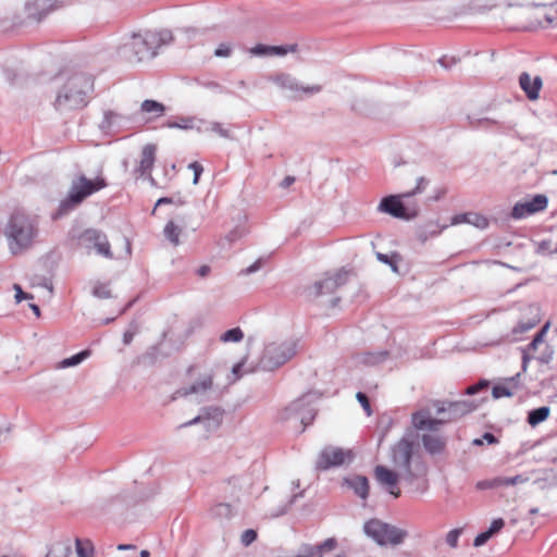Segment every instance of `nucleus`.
I'll return each mask as SVG.
<instances>
[{"label":"nucleus","mask_w":557,"mask_h":557,"mask_svg":"<svg viewBox=\"0 0 557 557\" xmlns=\"http://www.w3.org/2000/svg\"><path fill=\"white\" fill-rule=\"evenodd\" d=\"M483 443L486 442L487 444H495L497 442V438L492 433H484L483 436Z\"/></svg>","instance_id":"64"},{"label":"nucleus","mask_w":557,"mask_h":557,"mask_svg":"<svg viewBox=\"0 0 557 557\" xmlns=\"http://www.w3.org/2000/svg\"><path fill=\"white\" fill-rule=\"evenodd\" d=\"M414 444L401 438L392 447V462L400 471L401 480L412 483L425 473V466L418 456H414Z\"/></svg>","instance_id":"5"},{"label":"nucleus","mask_w":557,"mask_h":557,"mask_svg":"<svg viewBox=\"0 0 557 557\" xmlns=\"http://www.w3.org/2000/svg\"><path fill=\"white\" fill-rule=\"evenodd\" d=\"M53 8L54 3L52 0H27L25 3L27 17L35 21H40Z\"/></svg>","instance_id":"20"},{"label":"nucleus","mask_w":557,"mask_h":557,"mask_svg":"<svg viewBox=\"0 0 557 557\" xmlns=\"http://www.w3.org/2000/svg\"><path fill=\"white\" fill-rule=\"evenodd\" d=\"M519 85L530 100H536L543 82L540 76L532 78L527 72H523L519 77Z\"/></svg>","instance_id":"22"},{"label":"nucleus","mask_w":557,"mask_h":557,"mask_svg":"<svg viewBox=\"0 0 557 557\" xmlns=\"http://www.w3.org/2000/svg\"><path fill=\"white\" fill-rule=\"evenodd\" d=\"M460 533H461V531L459 529H454V530L449 531L446 536V543L450 547H456L458 544V539L460 536Z\"/></svg>","instance_id":"51"},{"label":"nucleus","mask_w":557,"mask_h":557,"mask_svg":"<svg viewBox=\"0 0 557 557\" xmlns=\"http://www.w3.org/2000/svg\"><path fill=\"white\" fill-rule=\"evenodd\" d=\"M244 338V332L240 327H233L227 330L220 336L222 343H239Z\"/></svg>","instance_id":"38"},{"label":"nucleus","mask_w":557,"mask_h":557,"mask_svg":"<svg viewBox=\"0 0 557 557\" xmlns=\"http://www.w3.org/2000/svg\"><path fill=\"white\" fill-rule=\"evenodd\" d=\"M94 89L91 76L74 74L67 78L54 100V107L59 111H69L84 108L88 103V95Z\"/></svg>","instance_id":"3"},{"label":"nucleus","mask_w":557,"mask_h":557,"mask_svg":"<svg viewBox=\"0 0 557 557\" xmlns=\"http://www.w3.org/2000/svg\"><path fill=\"white\" fill-rule=\"evenodd\" d=\"M107 187L103 177L89 180L85 175H79L71 183L67 196L61 201L59 214H65L78 207L87 197Z\"/></svg>","instance_id":"6"},{"label":"nucleus","mask_w":557,"mask_h":557,"mask_svg":"<svg viewBox=\"0 0 557 557\" xmlns=\"http://www.w3.org/2000/svg\"><path fill=\"white\" fill-rule=\"evenodd\" d=\"M3 234L10 252L18 255L33 246L38 235V226L28 214L15 211L9 216Z\"/></svg>","instance_id":"2"},{"label":"nucleus","mask_w":557,"mask_h":557,"mask_svg":"<svg viewBox=\"0 0 557 557\" xmlns=\"http://www.w3.org/2000/svg\"><path fill=\"white\" fill-rule=\"evenodd\" d=\"M451 225L467 223L479 230H485L488 226V220L484 215L475 212L459 213L451 218Z\"/></svg>","instance_id":"24"},{"label":"nucleus","mask_w":557,"mask_h":557,"mask_svg":"<svg viewBox=\"0 0 557 557\" xmlns=\"http://www.w3.org/2000/svg\"><path fill=\"white\" fill-rule=\"evenodd\" d=\"M469 124L472 127H480L483 124H496L497 121L487 116L476 117L474 115H468Z\"/></svg>","instance_id":"45"},{"label":"nucleus","mask_w":557,"mask_h":557,"mask_svg":"<svg viewBox=\"0 0 557 557\" xmlns=\"http://www.w3.org/2000/svg\"><path fill=\"white\" fill-rule=\"evenodd\" d=\"M346 281L347 272L345 271H338L334 275H326L307 288V296L311 300H317L332 295L338 287L345 285Z\"/></svg>","instance_id":"13"},{"label":"nucleus","mask_w":557,"mask_h":557,"mask_svg":"<svg viewBox=\"0 0 557 557\" xmlns=\"http://www.w3.org/2000/svg\"><path fill=\"white\" fill-rule=\"evenodd\" d=\"M421 442L424 449L431 455L441 454L446 446V440L442 435L433 433L422 434Z\"/></svg>","instance_id":"26"},{"label":"nucleus","mask_w":557,"mask_h":557,"mask_svg":"<svg viewBox=\"0 0 557 557\" xmlns=\"http://www.w3.org/2000/svg\"><path fill=\"white\" fill-rule=\"evenodd\" d=\"M140 109L143 112L153 114L157 117L163 115L165 111V107L156 100H145Z\"/></svg>","instance_id":"33"},{"label":"nucleus","mask_w":557,"mask_h":557,"mask_svg":"<svg viewBox=\"0 0 557 557\" xmlns=\"http://www.w3.org/2000/svg\"><path fill=\"white\" fill-rule=\"evenodd\" d=\"M15 289V299L17 302H21L23 299H33V295L24 293L20 285H14Z\"/></svg>","instance_id":"58"},{"label":"nucleus","mask_w":557,"mask_h":557,"mask_svg":"<svg viewBox=\"0 0 557 557\" xmlns=\"http://www.w3.org/2000/svg\"><path fill=\"white\" fill-rule=\"evenodd\" d=\"M295 177L292 175H287L283 178V181L280 183V186L282 188H288L292 184H294Z\"/></svg>","instance_id":"63"},{"label":"nucleus","mask_w":557,"mask_h":557,"mask_svg":"<svg viewBox=\"0 0 557 557\" xmlns=\"http://www.w3.org/2000/svg\"><path fill=\"white\" fill-rule=\"evenodd\" d=\"M250 52L255 55H268L271 54L270 46L257 45L250 49Z\"/></svg>","instance_id":"56"},{"label":"nucleus","mask_w":557,"mask_h":557,"mask_svg":"<svg viewBox=\"0 0 557 557\" xmlns=\"http://www.w3.org/2000/svg\"><path fill=\"white\" fill-rule=\"evenodd\" d=\"M428 185H429V180L424 176H419L416 181L414 188L409 191L403 193V196L411 198L416 195L422 194L425 190Z\"/></svg>","instance_id":"39"},{"label":"nucleus","mask_w":557,"mask_h":557,"mask_svg":"<svg viewBox=\"0 0 557 557\" xmlns=\"http://www.w3.org/2000/svg\"><path fill=\"white\" fill-rule=\"evenodd\" d=\"M387 355H388L387 351H380L376 354H368L364 358V362H367L369 364H375V363H379V362H382L383 360H385Z\"/></svg>","instance_id":"47"},{"label":"nucleus","mask_w":557,"mask_h":557,"mask_svg":"<svg viewBox=\"0 0 557 557\" xmlns=\"http://www.w3.org/2000/svg\"><path fill=\"white\" fill-rule=\"evenodd\" d=\"M196 116H178L175 121H168L164 126L168 128H180L184 131L194 129Z\"/></svg>","instance_id":"32"},{"label":"nucleus","mask_w":557,"mask_h":557,"mask_svg":"<svg viewBox=\"0 0 557 557\" xmlns=\"http://www.w3.org/2000/svg\"><path fill=\"white\" fill-rule=\"evenodd\" d=\"M337 546V541L334 537H329L318 545L302 544L299 548L302 557H324L326 554L334 550Z\"/></svg>","instance_id":"19"},{"label":"nucleus","mask_w":557,"mask_h":557,"mask_svg":"<svg viewBox=\"0 0 557 557\" xmlns=\"http://www.w3.org/2000/svg\"><path fill=\"white\" fill-rule=\"evenodd\" d=\"M363 531L379 545H399L407 536V532L383 522L379 519H371L363 525Z\"/></svg>","instance_id":"9"},{"label":"nucleus","mask_w":557,"mask_h":557,"mask_svg":"<svg viewBox=\"0 0 557 557\" xmlns=\"http://www.w3.org/2000/svg\"><path fill=\"white\" fill-rule=\"evenodd\" d=\"M271 54L275 55H285L288 52H294L296 50V45L289 46H270Z\"/></svg>","instance_id":"46"},{"label":"nucleus","mask_w":557,"mask_h":557,"mask_svg":"<svg viewBox=\"0 0 557 557\" xmlns=\"http://www.w3.org/2000/svg\"><path fill=\"white\" fill-rule=\"evenodd\" d=\"M354 459V454L350 449H344L336 446H325L321 449L315 461V469L319 471H326L331 468L349 465Z\"/></svg>","instance_id":"12"},{"label":"nucleus","mask_w":557,"mask_h":557,"mask_svg":"<svg viewBox=\"0 0 557 557\" xmlns=\"http://www.w3.org/2000/svg\"><path fill=\"white\" fill-rule=\"evenodd\" d=\"M213 387L212 374H202L199 379L187 387H182L177 391L180 396H194L196 403H202L208 400V395L211 393Z\"/></svg>","instance_id":"16"},{"label":"nucleus","mask_w":557,"mask_h":557,"mask_svg":"<svg viewBox=\"0 0 557 557\" xmlns=\"http://www.w3.org/2000/svg\"><path fill=\"white\" fill-rule=\"evenodd\" d=\"M487 387V382L486 381H481L480 383L475 384V385H471L469 386L467 389H466V393L468 395H474L475 393L479 392V389L481 388H485Z\"/></svg>","instance_id":"60"},{"label":"nucleus","mask_w":557,"mask_h":557,"mask_svg":"<svg viewBox=\"0 0 557 557\" xmlns=\"http://www.w3.org/2000/svg\"><path fill=\"white\" fill-rule=\"evenodd\" d=\"M407 198L403 194L386 196L380 201L377 210L393 218L413 220L419 215L420 207L416 201L405 203L404 199Z\"/></svg>","instance_id":"10"},{"label":"nucleus","mask_w":557,"mask_h":557,"mask_svg":"<svg viewBox=\"0 0 557 557\" xmlns=\"http://www.w3.org/2000/svg\"><path fill=\"white\" fill-rule=\"evenodd\" d=\"M126 122L127 119L125 116L113 111H107L103 114V119L99 124V127L103 133L110 134L122 129Z\"/></svg>","instance_id":"23"},{"label":"nucleus","mask_w":557,"mask_h":557,"mask_svg":"<svg viewBox=\"0 0 557 557\" xmlns=\"http://www.w3.org/2000/svg\"><path fill=\"white\" fill-rule=\"evenodd\" d=\"M72 552L70 540L59 541L51 545L46 557H69Z\"/></svg>","instance_id":"30"},{"label":"nucleus","mask_w":557,"mask_h":557,"mask_svg":"<svg viewBox=\"0 0 557 557\" xmlns=\"http://www.w3.org/2000/svg\"><path fill=\"white\" fill-rule=\"evenodd\" d=\"M257 539V532L252 529H248L243 532L240 536V541L245 546L250 545Z\"/></svg>","instance_id":"49"},{"label":"nucleus","mask_w":557,"mask_h":557,"mask_svg":"<svg viewBox=\"0 0 557 557\" xmlns=\"http://www.w3.org/2000/svg\"><path fill=\"white\" fill-rule=\"evenodd\" d=\"M156 152L157 146L153 144H147L143 147L140 162L136 170L141 176L150 174L156 161ZM149 180L151 183L154 181L151 175H149Z\"/></svg>","instance_id":"21"},{"label":"nucleus","mask_w":557,"mask_h":557,"mask_svg":"<svg viewBox=\"0 0 557 557\" xmlns=\"http://www.w3.org/2000/svg\"><path fill=\"white\" fill-rule=\"evenodd\" d=\"M174 40L168 28L144 29L133 33L119 48V55L125 62L136 64L156 58L163 47Z\"/></svg>","instance_id":"1"},{"label":"nucleus","mask_w":557,"mask_h":557,"mask_svg":"<svg viewBox=\"0 0 557 557\" xmlns=\"http://www.w3.org/2000/svg\"><path fill=\"white\" fill-rule=\"evenodd\" d=\"M447 404L446 400H432L426 408L434 409V413L438 417H447Z\"/></svg>","instance_id":"41"},{"label":"nucleus","mask_w":557,"mask_h":557,"mask_svg":"<svg viewBox=\"0 0 557 557\" xmlns=\"http://www.w3.org/2000/svg\"><path fill=\"white\" fill-rule=\"evenodd\" d=\"M475 487L480 491L490 490V488H493V484H491L490 480H483V481H479L476 483Z\"/></svg>","instance_id":"62"},{"label":"nucleus","mask_w":557,"mask_h":557,"mask_svg":"<svg viewBox=\"0 0 557 557\" xmlns=\"http://www.w3.org/2000/svg\"><path fill=\"white\" fill-rule=\"evenodd\" d=\"M210 133H214L218 136L225 138V139L232 138L230 131L224 128L223 125L219 122L213 121L212 124H210Z\"/></svg>","instance_id":"43"},{"label":"nucleus","mask_w":557,"mask_h":557,"mask_svg":"<svg viewBox=\"0 0 557 557\" xmlns=\"http://www.w3.org/2000/svg\"><path fill=\"white\" fill-rule=\"evenodd\" d=\"M90 355V351L89 350H83V351H79L78 354L70 357V358H65L63 359L59 367L62 368V369H65V368H70V367H75V366H78L79 363H82L86 358H88Z\"/></svg>","instance_id":"37"},{"label":"nucleus","mask_w":557,"mask_h":557,"mask_svg":"<svg viewBox=\"0 0 557 557\" xmlns=\"http://www.w3.org/2000/svg\"><path fill=\"white\" fill-rule=\"evenodd\" d=\"M261 267H262V260L258 259L251 265H249L247 269H245L244 273L247 275L252 274V273L257 272L258 270H260Z\"/></svg>","instance_id":"61"},{"label":"nucleus","mask_w":557,"mask_h":557,"mask_svg":"<svg viewBox=\"0 0 557 557\" xmlns=\"http://www.w3.org/2000/svg\"><path fill=\"white\" fill-rule=\"evenodd\" d=\"M376 258L382 263L389 265L393 272H395V273L398 272V265H397V260H396L397 255L388 256V255H385L382 252H376Z\"/></svg>","instance_id":"42"},{"label":"nucleus","mask_w":557,"mask_h":557,"mask_svg":"<svg viewBox=\"0 0 557 557\" xmlns=\"http://www.w3.org/2000/svg\"><path fill=\"white\" fill-rule=\"evenodd\" d=\"M505 525V521L502 518L494 519L490 525V528L486 530L487 533H490L491 536L499 532Z\"/></svg>","instance_id":"50"},{"label":"nucleus","mask_w":557,"mask_h":557,"mask_svg":"<svg viewBox=\"0 0 557 557\" xmlns=\"http://www.w3.org/2000/svg\"><path fill=\"white\" fill-rule=\"evenodd\" d=\"M549 324L546 323L543 329L536 333L532 342L522 349V370L527 371L528 363L532 358V354L537 349V346L543 344L544 342V335L548 329Z\"/></svg>","instance_id":"27"},{"label":"nucleus","mask_w":557,"mask_h":557,"mask_svg":"<svg viewBox=\"0 0 557 557\" xmlns=\"http://www.w3.org/2000/svg\"><path fill=\"white\" fill-rule=\"evenodd\" d=\"M528 480H529L528 476L518 474L515 476L505 478V484L506 485H517V484L525 483V482H528Z\"/></svg>","instance_id":"55"},{"label":"nucleus","mask_w":557,"mask_h":557,"mask_svg":"<svg viewBox=\"0 0 557 557\" xmlns=\"http://www.w3.org/2000/svg\"><path fill=\"white\" fill-rule=\"evenodd\" d=\"M210 515L220 521L230 520L235 515V510L231 504L219 503L211 508Z\"/></svg>","instance_id":"28"},{"label":"nucleus","mask_w":557,"mask_h":557,"mask_svg":"<svg viewBox=\"0 0 557 557\" xmlns=\"http://www.w3.org/2000/svg\"><path fill=\"white\" fill-rule=\"evenodd\" d=\"M213 121H206L203 119L196 117L194 123V129L198 133H210V124Z\"/></svg>","instance_id":"48"},{"label":"nucleus","mask_w":557,"mask_h":557,"mask_svg":"<svg viewBox=\"0 0 557 557\" xmlns=\"http://www.w3.org/2000/svg\"><path fill=\"white\" fill-rule=\"evenodd\" d=\"M315 398L313 393H309L296 399L285 408L283 419L299 421L302 425L301 432H304L315 418L317 408L313 405Z\"/></svg>","instance_id":"11"},{"label":"nucleus","mask_w":557,"mask_h":557,"mask_svg":"<svg viewBox=\"0 0 557 557\" xmlns=\"http://www.w3.org/2000/svg\"><path fill=\"white\" fill-rule=\"evenodd\" d=\"M181 233V227H178L173 221L166 223L164 227V236L174 246H177L180 244Z\"/></svg>","instance_id":"35"},{"label":"nucleus","mask_w":557,"mask_h":557,"mask_svg":"<svg viewBox=\"0 0 557 557\" xmlns=\"http://www.w3.org/2000/svg\"><path fill=\"white\" fill-rule=\"evenodd\" d=\"M231 46L228 44H220L214 51V55L218 58H227L231 55Z\"/></svg>","instance_id":"53"},{"label":"nucleus","mask_w":557,"mask_h":557,"mask_svg":"<svg viewBox=\"0 0 557 557\" xmlns=\"http://www.w3.org/2000/svg\"><path fill=\"white\" fill-rule=\"evenodd\" d=\"M550 409L546 406L533 409L528 414V423L532 426L545 421L549 416Z\"/></svg>","instance_id":"31"},{"label":"nucleus","mask_w":557,"mask_h":557,"mask_svg":"<svg viewBox=\"0 0 557 557\" xmlns=\"http://www.w3.org/2000/svg\"><path fill=\"white\" fill-rule=\"evenodd\" d=\"M356 398L360 403L362 408L366 410L367 414L370 416L371 414V408H370V403H369L368 396L366 394L361 393V392H358L357 395H356Z\"/></svg>","instance_id":"54"},{"label":"nucleus","mask_w":557,"mask_h":557,"mask_svg":"<svg viewBox=\"0 0 557 557\" xmlns=\"http://www.w3.org/2000/svg\"><path fill=\"white\" fill-rule=\"evenodd\" d=\"M476 408L472 401H448L447 417L433 418L430 408H420L411 414V423L417 431L437 432L448 422L455 421Z\"/></svg>","instance_id":"4"},{"label":"nucleus","mask_w":557,"mask_h":557,"mask_svg":"<svg viewBox=\"0 0 557 557\" xmlns=\"http://www.w3.org/2000/svg\"><path fill=\"white\" fill-rule=\"evenodd\" d=\"M285 97L290 100H301L322 91L321 85H304L297 77L289 73H276L269 77Z\"/></svg>","instance_id":"8"},{"label":"nucleus","mask_w":557,"mask_h":557,"mask_svg":"<svg viewBox=\"0 0 557 557\" xmlns=\"http://www.w3.org/2000/svg\"><path fill=\"white\" fill-rule=\"evenodd\" d=\"M528 10L540 11L543 13V16L546 18V23L550 24L553 22V17H550L549 9L547 3L544 0H528L525 4Z\"/></svg>","instance_id":"34"},{"label":"nucleus","mask_w":557,"mask_h":557,"mask_svg":"<svg viewBox=\"0 0 557 557\" xmlns=\"http://www.w3.org/2000/svg\"><path fill=\"white\" fill-rule=\"evenodd\" d=\"M222 416H223V410L219 407H205L201 409V412L195 417L194 419L185 422V423H182L180 425V428H187V426H191L194 424H197L199 422H203L205 423V426L210 430V429H215L220 425L221 423V420H222Z\"/></svg>","instance_id":"18"},{"label":"nucleus","mask_w":557,"mask_h":557,"mask_svg":"<svg viewBox=\"0 0 557 557\" xmlns=\"http://www.w3.org/2000/svg\"><path fill=\"white\" fill-rule=\"evenodd\" d=\"M529 310L534 313L531 318L527 319V320H521L516 327H513L512 332L515 334H519V333H525L530 330H532L539 322H540V318L537 315V308L536 307H533L531 306L529 308Z\"/></svg>","instance_id":"29"},{"label":"nucleus","mask_w":557,"mask_h":557,"mask_svg":"<svg viewBox=\"0 0 557 557\" xmlns=\"http://www.w3.org/2000/svg\"><path fill=\"white\" fill-rule=\"evenodd\" d=\"M188 169L193 170V172H194L193 184L197 185L198 182H199L200 175L203 172L202 165L200 163H198V162H191L188 165Z\"/></svg>","instance_id":"52"},{"label":"nucleus","mask_w":557,"mask_h":557,"mask_svg":"<svg viewBox=\"0 0 557 557\" xmlns=\"http://www.w3.org/2000/svg\"><path fill=\"white\" fill-rule=\"evenodd\" d=\"M374 478L395 498L400 496L397 483L400 478V471H393L385 466H376L374 468Z\"/></svg>","instance_id":"17"},{"label":"nucleus","mask_w":557,"mask_h":557,"mask_svg":"<svg viewBox=\"0 0 557 557\" xmlns=\"http://www.w3.org/2000/svg\"><path fill=\"white\" fill-rule=\"evenodd\" d=\"M492 536L490 535V533H487L486 531L478 534L474 539V542H473V545L475 547H480L482 545H484Z\"/></svg>","instance_id":"57"},{"label":"nucleus","mask_w":557,"mask_h":557,"mask_svg":"<svg viewBox=\"0 0 557 557\" xmlns=\"http://www.w3.org/2000/svg\"><path fill=\"white\" fill-rule=\"evenodd\" d=\"M548 199L545 195L539 194L531 199L517 202L511 210V218L515 220L524 219L529 215L544 211L547 207Z\"/></svg>","instance_id":"15"},{"label":"nucleus","mask_w":557,"mask_h":557,"mask_svg":"<svg viewBox=\"0 0 557 557\" xmlns=\"http://www.w3.org/2000/svg\"><path fill=\"white\" fill-rule=\"evenodd\" d=\"M79 240L82 246L86 250H95L97 255L107 259L113 258V253L111 251V246L108 240V237L101 231L88 228L83 232V234L79 237Z\"/></svg>","instance_id":"14"},{"label":"nucleus","mask_w":557,"mask_h":557,"mask_svg":"<svg viewBox=\"0 0 557 557\" xmlns=\"http://www.w3.org/2000/svg\"><path fill=\"white\" fill-rule=\"evenodd\" d=\"M492 395L495 399H498L500 397H511L513 393L506 385H495L492 389Z\"/></svg>","instance_id":"44"},{"label":"nucleus","mask_w":557,"mask_h":557,"mask_svg":"<svg viewBox=\"0 0 557 557\" xmlns=\"http://www.w3.org/2000/svg\"><path fill=\"white\" fill-rule=\"evenodd\" d=\"M243 366H244L243 361H240V362H238V363L233 366V368H232L233 379L231 380V382H235V381L240 379V376H242V372L240 371H242Z\"/></svg>","instance_id":"59"},{"label":"nucleus","mask_w":557,"mask_h":557,"mask_svg":"<svg viewBox=\"0 0 557 557\" xmlns=\"http://www.w3.org/2000/svg\"><path fill=\"white\" fill-rule=\"evenodd\" d=\"M76 555L77 557H92L94 545L89 540H75Z\"/></svg>","instance_id":"36"},{"label":"nucleus","mask_w":557,"mask_h":557,"mask_svg":"<svg viewBox=\"0 0 557 557\" xmlns=\"http://www.w3.org/2000/svg\"><path fill=\"white\" fill-rule=\"evenodd\" d=\"M92 295L99 299H108L111 297V290L108 284L97 282L92 288Z\"/></svg>","instance_id":"40"},{"label":"nucleus","mask_w":557,"mask_h":557,"mask_svg":"<svg viewBox=\"0 0 557 557\" xmlns=\"http://www.w3.org/2000/svg\"><path fill=\"white\" fill-rule=\"evenodd\" d=\"M344 484L354 490L356 495L362 499L369 496V481L364 475L354 474L344 479Z\"/></svg>","instance_id":"25"},{"label":"nucleus","mask_w":557,"mask_h":557,"mask_svg":"<svg viewBox=\"0 0 557 557\" xmlns=\"http://www.w3.org/2000/svg\"><path fill=\"white\" fill-rule=\"evenodd\" d=\"M296 354V342L293 339L272 342L265 345L259 368L272 371L287 362Z\"/></svg>","instance_id":"7"}]
</instances>
